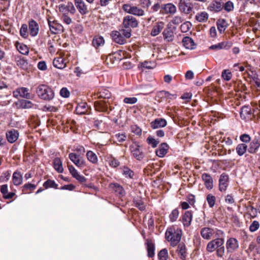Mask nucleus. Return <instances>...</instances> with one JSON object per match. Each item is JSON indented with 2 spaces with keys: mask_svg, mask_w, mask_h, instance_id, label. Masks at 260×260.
Instances as JSON below:
<instances>
[{
  "mask_svg": "<svg viewBox=\"0 0 260 260\" xmlns=\"http://www.w3.org/2000/svg\"><path fill=\"white\" fill-rule=\"evenodd\" d=\"M166 239L170 242L172 246H176L180 242L182 231L178 228L171 226L167 229L166 234Z\"/></svg>",
  "mask_w": 260,
  "mask_h": 260,
  "instance_id": "obj_1",
  "label": "nucleus"
},
{
  "mask_svg": "<svg viewBox=\"0 0 260 260\" xmlns=\"http://www.w3.org/2000/svg\"><path fill=\"white\" fill-rule=\"evenodd\" d=\"M36 93L41 99L45 101H51L54 97V92L53 89L45 84L38 86L36 89Z\"/></svg>",
  "mask_w": 260,
  "mask_h": 260,
  "instance_id": "obj_2",
  "label": "nucleus"
},
{
  "mask_svg": "<svg viewBox=\"0 0 260 260\" xmlns=\"http://www.w3.org/2000/svg\"><path fill=\"white\" fill-rule=\"evenodd\" d=\"M193 6L190 0H179L178 8L181 12L188 14L192 12Z\"/></svg>",
  "mask_w": 260,
  "mask_h": 260,
  "instance_id": "obj_3",
  "label": "nucleus"
},
{
  "mask_svg": "<svg viewBox=\"0 0 260 260\" xmlns=\"http://www.w3.org/2000/svg\"><path fill=\"white\" fill-rule=\"evenodd\" d=\"M69 157L77 167L83 168L85 166V161L80 155L75 153H71L69 155Z\"/></svg>",
  "mask_w": 260,
  "mask_h": 260,
  "instance_id": "obj_4",
  "label": "nucleus"
},
{
  "mask_svg": "<svg viewBox=\"0 0 260 260\" xmlns=\"http://www.w3.org/2000/svg\"><path fill=\"white\" fill-rule=\"evenodd\" d=\"M129 149L133 156L137 160H141L143 158L144 153L137 144L132 145L130 146Z\"/></svg>",
  "mask_w": 260,
  "mask_h": 260,
  "instance_id": "obj_5",
  "label": "nucleus"
},
{
  "mask_svg": "<svg viewBox=\"0 0 260 260\" xmlns=\"http://www.w3.org/2000/svg\"><path fill=\"white\" fill-rule=\"evenodd\" d=\"M123 25L125 28H135L137 27L138 21L137 19L132 15H127L124 17Z\"/></svg>",
  "mask_w": 260,
  "mask_h": 260,
  "instance_id": "obj_6",
  "label": "nucleus"
},
{
  "mask_svg": "<svg viewBox=\"0 0 260 260\" xmlns=\"http://www.w3.org/2000/svg\"><path fill=\"white\" fill-rule=\"evenodd\" d=\"M239 247V242L234 238H230L226 242V248L228 252H233Z\"/></svg>",
  "mask_w": 260,
  "mask_h": 260,
  "instance_id": "obj_7",
  "label": "nucleus"
},
{
  "mask_svg": "<svg viewBox=\"0 0 260 260\" xmlns=\"http://www.w3.org/2000/svg\"><path fill=\"white\" fill-rule=\"evenodd\" d=\"M229 176L225 173H222L219 179V189L220 191H225L229 185Z\"/></svg>",
  "mask_w": 260,
  "mask_h": 260,
  "instance_id": "obj_8",
  "label": "nucleus"
},
{
  "mask_svg": "<svg viewBox=\"0 0 260 260\" xmlns=\"http://www.w3.org/2000/svg\"><path fill=\"white\" fill-rule=\"evenodd\" d=\"M13 95L15 98L21 97L27 99H30L31 94L28 92L27 88L25 87H21L17 88L13 92Z\"/></svg>",
  "mask_w": 260,
  "mask_h": 260,
  "instance_id": "obj_9",
  "label": "nucleus"
},
{
  "mask_svg": "<svg viewBox=\"0 0 260 260\" xmlns=\"http://www.w3.org/2000/svg\"><path fill=\"white\" fill-rule=\"evenodd\" d=\"M74 2L77 9L82 15L88 13L87 7L83 0H74Z\"/></svg>",
  "mask_w": 260,
  "mask_h": 260,
  "instance_id": "obj_10",
  "label": "nucleus"
},
{
  "mask_svg": "<svg viewBox=\"0 0 260 260\" xmlns=\"http://www.w3.org/2000/svg\"><path fill=\"white\" fill-rule=\"evenodd\" d=\"M167 124L166 120L162 118H156L150 123L151 127L153 129L164 127Z\"/></svg>",
  "mask_w": 260,
  "mask_h": 260,
  "instance_id": "obj_11",
  "label": "nucleus"
},
{
  "mask_svg": "<svg viewBox=\"0 0 260 260\" xmlns=\"http://www.w3.org/2000/svg\"><path fill=\"white\" fill-rule=\"evenodd\" d=\"M113 40L119 44H124L126 42L125 37L122 36L120 31H113L111 33Z\"/></svg>",
  "mask_w": 260,
  "mask_h": 260,
  "instance_id": "obj_12",
  "label": "nucleus"
},
{
  "mask_svg": "<svg viewBox=\"0 0 260 260\" xmlns=\"http://www.w3.org/2000/svg\"><path fill=\"white\" fill-rule=\"evenodd\" d=\"M200 233L203 239L208 240L213 236L214 234V230L213 229L205 227L201 230Z\"/></svg>",
  "mask_w": 260,
  "mask_h": 260,
  "instance_id": "obj_13",
  "label": "nucleus"
},
{
  "mask_svg": "<svg viewBox=\"0 0 260 260\" xmlns=\"http://www.w3.org/2000/svg\"><path fill=\"white\" fill-rule=\"evenodd\" d=\"M222 9V5L221 2L217 1L212 2L207 8L208 11L214 12H218Z\"/></svg>",
  "mask_w": 260,
  "mask_h": 260,
  "instance_id": "obj_14",
  "label": "nucleus"
},
{
  "mask_svg": "<svg viewBox=\"0 0 260 260\" xmlns=\"http://www.w3.org/2000/svg\"><path fill=\"white\" fill-rule=\"evenodd\" d=\"M202 178L206 187L208 189H211L213 186V181L212 177L208 174L204 173L202 174Z\"/></svg>",
  "mask_w": 260,
  "mask_h": 260,
  "instance_id": "obj_15",
  "label": "nucleus"
},
{
  "mask_svg": "<svg viewBox=\"0 0 260 260\" xmlns=\"http://www.w3.org/2000/svg\"><path fill=\"white\" fill-rule=\"evenodd\" d=\"M260 146V140L254 139L249 144L248 151L250 153H255Z\"/></svg>",
  "mask_w": 260,
  "mask_h": 260,
  "instance_id": "obj_16",
  "label": "nucleus"
},
{
  "mask_svg": "<svg viewBox=\"0 0 260 260\" xmlns=\"http://www.w3.org/2000/svg\"><path fill=\"white\" fill-rule=\"evenodd\" d=\"M168 149L169 146L167 143H161L155 150L156 155L159 157H163L167 154Z\"/></svg>",
  "mask_w": 260,
  "mask_h": 260,
  "instance_id": "obj_17",
  "label": "nucleus"
},
{
  "mask_svg": "<svg viewBox=\"0 0 260 260\" xmlns=\"http://www.w3.org/2000/svg\"><path fill=\"white\" fill-rule=\"evenodd\" d=\"M161 8L164 10L165 13L167 14H174L177 11L176 7L172 3L162 5Z\"/></svg>",
  "mask_w": 260,
  "mask_h": 260,
  "instance_id": "obj_18",
  "label": "nucleus"
},
{
  "mask_svg": "<svg viewBox=\"0 0 260 260\" xmlns=\"http://www.w3.org/2000/svg\"><path fill=\"white\" fill-rule=\"evenodd\" d=\"M177 253L181 259H185L187 256V249L184 243H181L178 244Z\"/></svg>",
  "mask_w": 260,
  "mask_h": 260,
  "instance_id": "obj_19",
  "label": "nucleus"
},
{
  "mask_svg": "<svg viewBox=\"0 0 260 260\" xmlns=\"http://www.w3.org/2000/svg\"><path fill=\"white\" fill-rule=\"evenodd\" d=\"M19 134L15 129H11L6 133V137L9 142L13 143L18 138Z\"/></svg>",
  "mask_w": 260,
  "mask_h": 260,
  "instance_id": "obj_20",
  "label": "nucleus"
},
{
  "mask_svg": "<svg viewBox=\"0 0 260 260\" xmlns=\"http://www.w3.org/2000/svg\"><path fill=\"white\" fill-rule=\"evenodd\" d=\"M89 109V107L87 105V103L81 102L79 103L76 106V112L78 114H85L87 113Z\"/></svg>",
  "mask_w": 260,
  "mask_h": 260,
  "instance_id": "obj_21",
  "label": "nucleus"
},
{
  "mask_svg": "<svg viewBox=\"0 0 260 260\" xmlns=\"http://www.w3.org/2000/svg\"><path fill=\"white\" fill-rule=\"evenodd\" d=\"M182 43L185 48L193 50L196 48V44L193 40L189 37H185L182 40Z\"/></svg>",
  "mask_w": 260,
  "mask_h": 260,
  "instance_id": "obj_22",
  "label": "nucleus"
},
{
  "mask_svg": "<svg viewBox=\"0 0 260 260\" xmlns=\"http://www.w3.org/2000/svg\"><path fill=\"white\" fill-rule=\"evenodd\" d=\"M192 219V214L190 211H186L182 217V223L184 226L188 227Z\"/></svg>",
  "mask_w": 260,
  "mask_h": 260,
  "instance_id": "obj_23",
  "label": "nucleus"
},
{
  "mask_svg": "<svg viewBox=\"0 0 260 260\" xmlns=\"http://www.w3.org/2000/svg\"><path fill=\"white\" fill-rule=\"evenodd\" d=\"M165 24L162 21H159L153 26L151 32V36L155 37L158 35L164 27Z\"/></svg>",
  "mask_w": 260,
  "mask_h": 260,
  "instance_id": "obj_24",
  "label": "nucleus"
},
{
  "mask_svg": "<svg viewBox=\"0 0 260 260\" xmlns=\"http://www.w3.org/2000/svg\"><path fill=\"white\" fill-rule=\"evenodd\" d=\"M48 22L51 32L54 34H57L58 31L60 30L61 25L56 21H51L50 19L48 20Z\"/></svg>",
  "mask_w": 260,
  "mask_h": 260,
  "instance_id": "obj_25",
  "label": "nucleus"
},
{
  "mask_svg": "<svg viewBox=\"0 0 260 260\" xmlns=\"http://www.w3.org/2000/svg\"><path fill=\"white\" fill-rule=\"evenodd\" d=\"M53 64L54 67L59 69H63L66 67V63L62 57L54 58Z\"/></svg>",
  "mask_w": 260,
  "mask_h": 260,
  "instance_id": "obj_26",
  "label": "nucleus"
},
{
  "mask_svg": "<svg viewBox=\"0 0 260 260\" xmlns=\"http://www.w3.org/2000/svg\"><path fill=\"white\" fill-rule=\"evenodd\" d=\"M147 254L149 257H152L154 255L155 246L154 243L151 241L147 240L146 242Z\"/></svg>",
  "mask_w": 260,
  "mask_h": 260,
  "instance_id": "obj_27",
  "label": "nucleus"
},
{
  "mask_svg": "<svg viewBox=\"0 0 260 260\" xmlns=\"http://www.w3.org/2000/svg\"><path fill=\"white\" fill-rule=\"evenodd\" d=\"M53 167L58 173H62L63 171L62 161L58 157H56L53 160Z\"/></svg>",
  "mask_w": 260,
  "mask_h": 260,
  "instance_id": "obj_28",
  "label": "nucleus"
},
{
  "mask_svg": "<svg viewBox=\"0 0 260 260\" xmlns=\"http://www.w3.org/2000/svg\"><path fill=\"white\" fill-rule=\"evenodd\" d=\"M22 181V176L18 171H16L13 175V182L15 185H20Z\"/></svg>",
  "mask_w": 260,
  "mask_h": 260,
  "instance_id": "obj_29",
  "label": "nucleus"
},
{
  "mask_svg": "<svg viewBox=\"0 0 260 260\" xmlns=\"http://www.w3.org/2000/svg\"><path fill=\"white\" fill-rule=\"evenodd\" d=\"M92 45L95 48L103 46L105 43V41L103 37L96 36L92 40Z\"/></svg>",
  "mask_w": 260,
  "mask_h": 260,
  "instance_id": "obj_30",
  "label": "nucleus"
},
{
  "mask_svg": "<svg viewBox=\"0 0 260 260\" xmlns=\"http://www.w3.org/2000/svg\"><path fill=\"white\" fill-rule=\"evenodd\" d=\"M217 26L218 31L222 33L228 27V23L225 19H219L217 21Z\"/></svg>",
  "mask_w": 260,
  "mask_h": 260,
  "instance_id": "obj_31",
  "label": "nucleus"
},
{
  "mask_svg": "<svg viewBox=\"0 0 260 260\" xmlns=\"http://www.w3.org/2000/svg\"><path fill=\"white\" fill-rule=\"evenodd\" d=\"M209 15L206 12H202L198 13L196 16V19L200 22H204L207 21Z\"/></svg>",
  "mask_w": 260,
  "mask_h": 260,
  "instance_id": "obj_32",
  "label": "nucleus"
},
{
  "mask_svg": "<svg viewBox=\"0 0 260 260\" xmlns=\"http://www.w3.org/2000/svg\"><path fill=\"white\" fill-rule=\"evenodd\" d=\"M247 146L245 144H238L236 148V152L239 156H242L246 151Z\"/></svg>",
  "mask_w": 260,
  "mask_h": 260,
  "instance_id": "obj_33",
  "label": "nucleus"
},
{
  "mask_svg": "<svg viewBox=\"0 0 260 260\" xmlns=\"http://www.w3.org/2000/svg\"><path fill=\"white\" fill-rule=\"evenodd\" d=\"M111 187L113 190L117 192L119 195L123 196L124 194V191L121 186L117 183H114L111 184Z\"/></svg>",
  "mask_w": 260,
  "mask_h": 260,
  "instance_id": "obj_34",
  "label": "nucleus"
},
{
  "mask_svg": "<svg viewBox=\"0 0 260 260\" xmlns=\"http://www.w3.org/2000/svg\"><path fill=\"white\" fill-rule=\"evenodd\" d=\"M86 156L88 160L93 164L98 162V157L96 155L91 151H88L86 153Z\"/></svg>",
  "mask_w": 260,
  "mask_h": 260,
  "instance_id": "obj_35",
  "label": "nucleus"
},
{
  "mask_svg": "<svg viewBox=\"0 0 260 260\" xmlns=\"http://www.w3.org/2000/svg\"><path fill=\"white\" fill-rule=\"evenodd\" d=\"M135 6L129 4H125L122 5V9L128 14L132 15Z\"/></svg>",
  "mask_w": 260,
  "mask_h": 260,
  "instance_id": "obj_36",
  "label": "nucleus"
},
{
  "mask_svg": "<svg viewBox=\"0 0 260 260\" xmlns=\"http://www.w3.org/2000/svg\"><path fill=\"white\" fill-rule=\"evenodd\" d=\"M206 201L210 208L214 207L216 202L215 197L212 194H208L206 197Z\"/></svg>",
  "mask_w": 260,
  "mask_h": 260,
  "instance_id": "obj_37",
  "label": "nucleus"
},
{
  "mask_svg": "<svg viewBox=\"0 0 260 260\" xmlns=\"http://www.w3.org/2000/svg\"><path fill=\"white\" fill-rule=\"evenodd\" d=\"M159 260H167L168 257V250L166 248L161 250L158 254Z\"/></svg>",
  "mask_w": 260,
  "mask_h": 260,
  "instance_id": "obj_38",
  "label": "nucleus"
},
{
  "mask_svg": "<svg viewBox=\"0 0 260 260\" xmlns=\"http://www.w3.org/2000/svg\"><path fill=\"white\" fill-rule=\"evenodd\" d=\"M132 15L139 17L143 16L145 15V11L142 9L135 6Z\"/></svg>",
  "mask_w": 260,
  "mask_h": 260,
  "instance_id": "obj_39",
  "label": "nucleus"
},
{
  "mask_svg": "<svg viewBox=\"0 0 260 260\" xmlns=\"http://www.w3.org/2000/svg\"><path fill=\"white\" fill-rule=\"evenodd\" d=\"M158 95L163 98L173 99L176 98L177 95L175 94H171L168 91H161L158 93Z\"/></svg>",
  "mask_w": 260,
  "mask_h": 260,
  "instance_id": "obj_40",
  "label": "nucleus"
},
{
  "mask_svg": "<svg viewBox=\"0 0 260 260\" xmlns=\"http://www.w3.org/2000/svg\"><path fill=\"white\" fill-rule=\"evenodd\" d=\"M17 50L22 54H27L29 52V49L27 46L24 44H20L17 46Z\"/></svg>",
  "mask_w": 260,
  "mask_h": 260,
  "instance_id": "obj_41",
  "label": "nucleus"
},
{
  "mask_svg": "<svg viewBox=\"0 0 260 260\" xmlns=\"http://www.w3.org/2000/svg\"><path fill=\"white\" fill-rule=\"evenodd\" d=\"M179 213L178 209H174L171 212V213H170V214L169 215V218H170V221L171 222L175 221L177 219V218L179 216Z\"/></svg>",
  "mask_w": 260,
  "mask_h": 260,
  "instance_id": "obj_42",
  "label": "nucleus"
},
{
  "mask_svg": "<svg viewBox=\"0 0 260 260\" xmlns=\"http://www.w3.org/2000/svg\"><path fill=\"white\" fill-rule=\"evenodd\" d=\"M221 77L224 80L229 81L232 77V74L229 70H224L222 72Z\"/></svg>",
  "mask_w": 260,
  "mask_h": 260,
  "instance_id": "obj_43",
  "label": "nucleus"
},
{
  "mask_svg": "<svg viewBox=\"0 0 260 260\" xmlns=\"http://www.w3.org/2000/svg\"><path fill=\"white\" fill-rule=\"evenodd\" d=\"M20 35L24 38H27L28 36V28L26 24H23L20 30Z\"/></svg>",
  "mask_w": 260,
  "mask_h": 260,
  "instance_id": "obj_44",
  "label": "nucleus"
},
{
  "mask_svg": "<svg viewBox=\"0 0 260 260\" xmlns=\"http://www.w3.org/2000/svg\"><path fill=\"white\" fill-rule=\"evenodd\" d=\"M213 240L216 249L222 246L224 242L223 238H216Z\"/></svg>",
  "mask_w": 260,
  "mask_h": 260,
  "instance_id": "obj_45",
  "label": "nucleus"
},
{
  "mask_svg": "<svg viewBox=\"0 0 260 260\" xmlns=\"http://www.w3.org/2000/svg\"><path fill=\"white\" fill-rule=\"evenodd\" d=\"M32 190V184L28 183L24 184L22 187V191L23 193H30Z\"/></svg>",
  "mask_w": 260,
  "mask_h": 260,
  "instance_id": "obj_46",
  "label": "nucleus"
},
{
  "mask_svg": "<svg viewBox=\"0 0 260 260\" xmlns=\"http://www.w3.org/2000/svg\"><path fill=\"white\" fill-rule=\"evenodd\" d=\"M234 6L232 2L229 1L226 2L224 5V9L228 12L234 10Z\"/></svg>",
  "mask_w": 260,
  "mask_h": 260,
  "instance_id": "obj_47",
  "label": "nucleus"
},
{
  "mask_svg": "<svg viewBox=\"0 0 260 260\" xmlns=\"http://www.w3.org/2000/svg\"><path fill=\"white\" fill-rule=\"evenodd\" d=\"M147 142L149 145H151L153 148H155L157 146V144L159 143V141L155 140L154 138L152 137H149L147 139Z\"/></svg>",
  "mask_w": 260,
  "mask_h": 260,
  "instance_id": "obj_48",
  "label": "nucleus"
},
{
  "mask_svg": "<svg viewBox=\"0 0 260 260\" xmlns=\"http://www.w3.org/2000/svg\"><path fill=\"white\" fill-rule=\"evenodd\" d=\"M99 96L104 99H109L111 96V93L110 91L105 89H102L99 93Z\"/></svg>",
  "mask_w": 260,
  "mask_h": 260,
  "instance_id": "obj_49",
  "label": "nucleus"
},
{
  "mask_svg": "<svg viewBox=\"0 0 260 260\" xmlns=\"http://www.w3.org/2000/svg\"><path fill=\"white\" fill-rule=\"evenodd\" d=\"M17 64L24 69H26L28 67V62L24 58H20L17 61Z\"/></svg>",
  "mask_w": 260,
  "mask_h": 260,
  "instance_id": "obj_50",
  "label": "nucleus"
},
{
  "mask_svg": "<svg viewBox=\"0 0 260 260\" xmlns=\"http://www.w3.org/2000/svg\"><path fill=\"white\" fill-rule=\"evenodd\" d=\"M134 202L135 206L139 208V210L143 211L145 209V205L141 200H135Z\"/></svg>",
  "mask_w": 260,
  "mask_h": 260,
  "instance_id": "obj_51",
  "label": "nucleus"
},
{
  "mask_svg": "<svg viewBox=\"0 0 260 260\" xmlns=\"http://www.w3.org/2000/svg\"><path fill=\"white\" fill-rule=\"evenodd\" d=\"M123 174L125 176V177L132 178L134 174V172L129 168L124 167L123 169Z\"/></svg>",
  "mask_w": 260,
  "mask_h": 260,
  "instance_id": "obj_52",
  "label": "nucleus"
},
{
  "mask_svg": "<svg viewBox=\"0 0 260 260\" xmlns=\"http://www.w3.org/2000/svg\"><path fill=\"white\" fill-rule=\"evenodd\" d=\"M163 35L165 38L168 41H171L173 39V32L169 29H165Z\"/></svg>",
  "mask_w": 260,
  "mask_h": 260,
  "instance_id": "obj_53",
  "label": "nucleus"
},
{
  "mask_svg": "<svg viewBox=\"0 0 260 260\" xmlns=\"http://www.w3.org/2000/svg\"><path fill=\"white\" fill-rule=\"evenodd\" d=\"M32 104L31 101L28 100H22L20 101V106L22 108H30L32 107Z\"/></svg>",
  "mask_w": 260,
  "mask_h": 260,
  "instance_id": "obj_54",
  "label": "nucleus"
},
{
  "mask_svg": "<svg viewBox=\"0 0 260 260\" xmlns=\"http://www.w3.org/2000/svg\"><path fill=\"white\" fill-rule=\"evenodd\" d=\"M216 249L213 240L210 241L207 245L206 250L209 252H212Z\"/></svg>",
  "mask_w": 260,
  "mask_h": 260,
  "instance_id": "obj_55",
  "label": "nucleus"
},
{
  "mask_svg": "<svg viewBox=\"0 0 260 260\" xmlns=\"http://www.w3.org/2000/svg\"><path fill=\"white\" fill-rule=\"evenodd\" d=\"M61 19L64 23L68 25L71 24L72 22V19L66 13L62 14Z\"/></svg>",
  "mask_w": 260,
  "mask_h": 260,
  "instance_id": "obj_56",
  "label": "nucleus"
},
{
  "mask_svg": "<svg viewBox=\"0 0 260 260\" xmlns=\"http://www.w3.org/2000/svg\"><path fill=\"white\" fill-rule=\"evenodd\" d=\"M259 222L257 221L254 220L250 225L249 230L252 232H254L256 231L259 228Z\"/></svg>",
  "mask_w": 260,
  "mask_h": 260,
  "instance_id": "obj_57",
  "label": "nucleus"
},
{
  "mask_svg": "<svg viewBox=\"0 0 260 260\" xmlns=\"http://www.w3.org/2000/svg\"><path fill=\"white\" fill-rule=\"evenodd\" d=\"M191 25V23L188 21L184 22L181 25V29L182 31L186 32L188 31L190 28Z\"/></svg>",
  "mask_w": 260,
  "mask_h": 260,
  "instance_id": "obj_58",
  "label": "nucleus"
},
{
  "mask_svg": "<svg viewBox=\"0 0 260 260\" xmlns=\"http://www.w3.org/2000/svg\"><path fill=\"white\" fill-rule=\"evenodd\" d=\"M115 138L119 142H122L126 140V136L125 133H118L115 135Z\"/></svg>",
  "mask_w": 260,
  "mask_h": 260,
  "instance_id": "obj_59",
  "label": "nucleus"
},
{
  "mask_svg": "<svg viewBox=\"0 0 260 260\" xmlns=\"http://www.w3.org/2000/svg\"><path fill=\"white\" fill-rule=\"evenodd\" d=\"M60 95L63 98H67L70 96V93L67 88L63 87L60 90Z\"/></svg>",
  "mask_w": 260,
  "mask_h": 260,
  "instance_id": "obj_60",
  "label": "nucleus"
},
{
  "mask_svg": "<svg viewBox=\"0 0 260 260\" xmlns=\"http://www.w3.org/2000/svg\"><path fill=\"white\" fill-rule=\"evenodd\" d=\"M138 100L135 97L125 98L123 102L128 104H134L137 103Z\"/></svg>",
  "mask_w": 260,
  "mask_h": 260,
  "instance_id": "obj_61",
  "label": "nucleus"
},
{
  "mask_svg": "<svg viewBox=\"0 0 260 260\" xmlns=\"http://www.w3.org/2000/svg\"><path fill=\"white\" fill-rule=\"evenodd\" d=\"M141 66L143 68L150 69H153L154 67L155 64L153 62L145 61L142 63Z\"/></svg>",
  "mask_w": 260,
  "mask_h": 260,
  "instance_id": "obj_62",
  "label": "nucleus"
},
{
  "mask_svg": "<svg viewBox=\"0 0 260 260\" xmlns=\"http://www.w3.org/2000/svg\"><path fill=\"white\" fill-rule=\"evenodd\" d=\"M67 12H70L72 14H75L76 10L75 8L74 7L73 3H69L68 5H67Z\"/></svg>",
  "mask_w": 260,
  "mask_h": 260,
  "instance_id": "obj_63",
  "label": "nucleus"
},
{
  "mask_svg": "<svg viewBox=\"0 0 260 260\" xmlns=\"http://www.w3.org/2000/svg\"><path fill=\"white\" fill-rule=\"evenodd\" d=\"M119 162L115 158H111L109 160V164L110 166L116 168L119 165Z\"/></svg>",
  "mask_w": 260,
  "mask_h": 260,
  "instance_id": "obj_64",
  "label": "nucleus"
}]
</instances>
